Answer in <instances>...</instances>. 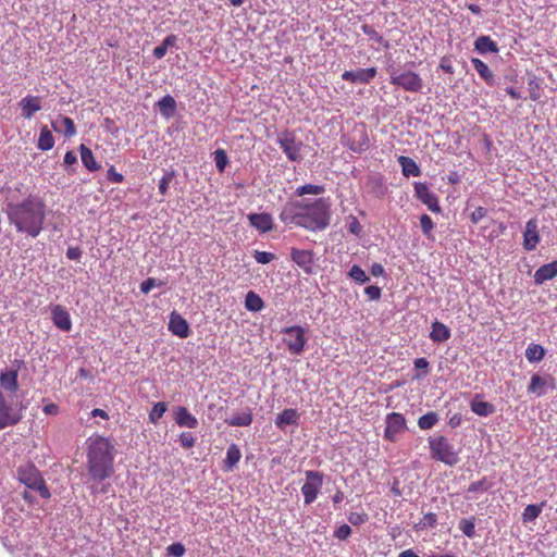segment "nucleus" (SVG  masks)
I'll return each instance as SVG.
<instances>
[{
	"mask_svg": "<svg viewBox=\"0 0 557 557\" xmlns=\"http://www.w3.org/2000/svg\"><path fill=\"white\" fill-rule=\"evenodd\" d=\"M375 67L358 69L355 71H345L342 79L354 84H369L376 76Z\"/></svg>",
	"mask_w": 557,
	"mask_h": 557,
	"instance_id": "obj_16",
	"label": "nucleus"
},
{
	"mask_svg": "<svg viewBox=\"0 0 557 557\" xmlns=\"http://www.w3.org/2000/svg\"><path fill=\"white\" fill-rule=\"evenodd\" d=\"M305 483L301 486L305 505H311L317 498L323 485L324 474L320 471L308 470L305 472Z\"/></svg>",
	"mask_w": 557,
	"mask_h": 557,
	"instance_id": "obj_10",
	"label": "nucleus"
},
{
	"mask_svg": "<svg viewBox=\"0 0 557 557\" xmlns=\"http://www.w3.org/2000/svg\"><path fill=\"white\" fill-rule=\"evenodd\" d=\"M213 159H214L215 166H216L218 171L224 172V170L228 163V158H227L225 150L216 149L213 152Z\"/></svg>",
	"mask_w": 557,
	"mask_h": 557,
	"instance_id": "obj_48",
	"label": "nucleus"
},
{
	"mask_svg": "<svg viewBox=\"0 0 557 557\" xmlns=\"http://www.w3.org/2000/svg\"><path fill=\"white\" fill-rule=\"evenodd\" d=\"M350 534H351V528L348 524H342L335 531V536L342 541L348 539L350 536Z\"/></svg>",
	"mask_w": 557,
	"mask_h": 557,
	"instance_id": "obj_58",
	"label": "nucleus"
},
{
	"mask_svg": "<svg viewBox=\"0 0 557 557\" xmlns=\"http://www.w3.org/2000/svg\"><path fill=\"white\" fill-rule=\"evenodd\" d=\"M407 430V422L404 414L399 412H391L385 417L384 438L395 443L398 435Z\"/></svg>",
	"mask_w": 557,
	"mask_h": 557,
	"instance_id": "obj_12",
	"label": "nucleus"
},
{
	"mask_svg": "<svg viewBox=\"0 0 557 557\" xmlns=\"http://www.w3.org/2000/svg\"><path fill=\"white\" fill-rule=\"evenodd\" d=\"M374 187H373V194L376 197H383L387 190L386 186L383 184L381 178L373 180Z\"/></svg>",
	"mask_w": 557,
	"mask_h": 557,
	"instance_id": "obj_59",
	"label": "nucleus"
},
{
	"mask_svg": "<svg viewBox=\"0 0 557 557\" xmlns=\"http://www.w3.org/2000/svg\"><path fill=\"white\" fill-rule=\"evenodd\" d=\"M168 407L166 404L163 401H159L153 405L152 409L149 412V421L153 424H157L159 420L163 417Z\"/></svg>",
	"mask_w": 557,
	"mask_h": 557,
	"instance_id": "obj_45",
	"label": "nucleus"
},
{
	"mask_svg": "<svg viewBox=\"0 0 557 557\" xmlns=\"http://www.w3.org/2000/svg\"><path fill=\"white\" fill-rule=\"evenodd\" d=\"M440 67L445 72V73H448V74H454V67L451 65V61L450 59L444 57L441 59V62H440Z\"/></svg>",
	"mask_w": 557,
	"mask_h": 557,
	"instance_id": "obj_62",
	"label": "nucleus"
},
{
	"mask_svg": "<svg viewBox=\"0 0 557 557\" xmlns=\"http://www.w3.org/2000/svg\"><path fill=\"white\" fill-rule=\"evenodd\" d=\"M245 307L248 311L259 312L264 308V302L258 294L250 290L246 295Z\"/></svg>",
	"mask_w": 557,
	"mask_h": 557,
	"instance_id": "obj_35",
	"label": "nucleus"
},
{
	"mask_svg": "<svg viewBox=\"0 0 557 557\" xmlns=\"http://www.w3.org/2000/svg\"><path fill=\"white\" fill-rule=\"evenodd\" d=\"M242 458L240 449L236 444H231L226 450V457L223 461V469L231 471L239 462Z\"/></svg>",
	"mask_w": 557,
	"mask_h": 557,
	"instance_id": "obj_29",
	"label": "nucleus"
},
{
	"mask_svg": "<svg viewBox=\"0 0 557 557\" xmlns=\"http://www.w3.org/2000/svg\"><path fill=\"white\" fill-rule=\"evenodd\" d=\"M450 336H451L450 330L445 324H443L442 322H438V321H434L432 323L430 338L434 343L446 342L450 338Z\"/></svg>",
	"mask_w": 557,
	"mask_h": 557,
	"instance_id": "obj_28",
	"label": "nucleus"
},
{
	"mask_svg": "<svg viewBox=\"0 0 557 557\" xmlns=\"http://www.w3.org/2000/svg\"><path fill=\"white\" fill-rule=\"evenodd\" d=\"M440 421V417L435 411H429L418 419V426L421 430H430L436 425Z\"/></svg>",
	"mask_w": 557,
	"mask_h": 557,
	"instance_id": "obj_39",
	"label": "nucleus"
},
{
	"mask_svg": "<svg viewBox=\"0 0 557 557\" xmlns=\"http://www.w3.org/2000/svg\"><path fill=\"white\" fill-rule=\"evenodd\" d=\"M557 276V260L541 265L534 273L533 278L536 285H542L546 281Z\"/></svg>",
	"mask_w": 557,
	"mask_h": 557,
	"instance_id": "obj_20",
	"label": "nucleus"
},
{
	"mask_svg": "<svg viewBox=\"0 0 557 557\" xmlns=\"http://www.w3.org/2000/svg\"><path fill=\"white\" fill-rule=\"evenodd\" d=\"M486 214V209L482 208V207H479L476 208L472 214H471V220L474 222V223H478L480 220H482Z\"/></svg>",
	"mask_w": 557,
	"mask_h": 557,
	"instance_id": "obj_64",
	"label": "nucleus"
},
{
	"mask_svg": "<svg viewBox=\"0 0 557 557\" xmlns=\"http://www.w3.org/2000/svg\"><path fill=\"white\" fill-rule=\"evenodd\" d=\"M24 366V361L21 359H14L11 367H7L0 371V386L14 394L18 391V373L21 368Z\"/></svg>",
	"mask_w": 557,
	"mask_h": 557,
	"instance_id": "obj_11",
	"label": "nucleus"
},
{
	"mask_svg": "<svg viewBox=\"0 0 557 557\" xmlns=\"http://www.w3.org/2000/svg\"><path fill=\"white\" fill-rule=\"evenodd\" d=\"M107 177L110 182L120 184L124 181L123 174L119 173L113 165L108 170Z\"/></svg>",
	"mask_w": 557,
	"mask_h": 557,
	"instance_id": "obj_57",
	"label": "nucleus"
},
{
	"mask_svg": "<svg viewBox=\"0 0 557 557\" xmlns=\"http://www.w3.org/2000/svg\"><path fill=\"white\" fill-rule=\"evenodd\" d=\"M414 195L416 197L428 207V209L434 213H441L442 208L438 203V198L429 188L426 183H414Z\"/></svg>",
	"mask_w": 557,
	"mask_h": 557,
	"instance_id": "obj_13",
	"label": "nucleus"
},
{
	"mask_svg": "<svg viewBox=\"0 0 557 557\" xmlns=\"http://www.w3.org/2000/svg\"><path fill=\"white\" fill-rule=\"evenodd\" d=\"M24 406L9 400L0 393V430L16 425L23 418Z\"/></svg>",
	"mask_w": 557,
	"mask_h": 557,
	"instance_id": "obj_7",
	"label": "nucleus"
},
{
	"mask_svg": "<svg viewBox=\"0 0 557 557\" xmlns=\"http://www.w3.org/2000/svg\"><path fill=\"white\" fill-rule=\"evenodd\" d=\"M282 333L284 335L283 342L288 351L296 356L301 355L308 341L306 330L300 325H293L283 329Z\"/></svg>",
	"mask_w": 557,
	"mask_h": 557,
	"instance_id": "obj_8",
	"label": "nucleus"
},
{
	"mask_svg": "<svg viewBox=\"0 0 557 557\" xmlns=\"http://www.w3.org/2000/svg\"><path fill=\"white\" fill-rule=\"evenodd\" d=\"M174 419L178 426L195 429L198 426V420L193 416L187 408L178 406L174 411Z\"/></svg>",
	"mask_w": 557,
	"mask_h": 557,
	"instance_id": "obj_22",
	"label": "nucleus"
},
{
	"mask_svg": "<svg viewBox=\"0 0 557 557\" xmlns=\"http://www.w3.org/2000/svg\"><path fill=\"white\" fill-rule=\"evenodd\" d=\"M541 240L540 233H539V221L535 218H532L527 221L525 227L523 231V248L527 251H533L536 249V246L539 245Z\"/></svg>",
	"mask_w": 557,
	"mask_h": 557,
	"instance_id": "obj_14",
	"label": "nucleus"
},
{
	"mask_svg": "<svg viewBox=\"0 0 557 557\" xmlns=\"http://www.w3.org/2000/svg\"><path fill=\"white\" fill-rule=\"evenodd\" d=\"M176 41L177 37L175 35L172 34L166 36L162 44L153 49V57L157 59H162L166 54L168 49L174 47Z\"/></svg>",
	"mask_w": 557,
	"mask_h": 557,
	"instance_id": "obj_37",
	"label": "nucleus"
},
{
	"mask_svg": "<svg viewBox=\"0 0 557 557\" xmlns=\"http://www.w3.org/2000/svg\"><path fill=\"white\" fill-rule=\"evenodd\" d=\"M290 259L295 262L306 274L313 273V251L306 249L292 248Z\"/></svg>",
	"mask_w": 557,
	"mask_h": 557,
	"instance_id": "obj_15",
	"label": "nucleus"
},
{
	"mask_svg": "<svg viewBox=\"0 0 557 557\" xmlns=\"http://www.w3.org/2000/svg\"><path fill=\"white\" fill-rule=\"evenodd\" d=\"M162 284V282H158L156 278L149 277L141 282L140 292L143 294H148L153 287L161 286Z\"/></svg>",
	"mask_w": 557,
	"mask_h": 557,
	"instance_id": "obj_54",
	"label": "nucleus"
},
{
	"mask_svg": "<svg viewBox=\"0 0 557 557\" xmlns=\"http://www.w3.org/2000/svg\"><path fill=\"white\" fill-rule=\"evenodd\" d=\"M54 146V138L52 133L48 129L47 126H42L40 129V135L38 138L37 147L42 151H48L52 149Z\"/></svg>",
	"mask_w": 557,
	"mask_h": 557,
	"instance_id": "obj_36",
	"label": "nucleus"
},
{
	"mask_svg": "<svg viewBox=\"0 0 557 557\" xmlns=\"http://www.w3.org/2000/svg\"><path fill=\"white\" fill-rule=\"evenodd\" d=\"M436 522H437L436 515L433 512H429V513L424 515V517L422 518L421 524L423 527L433 528L436 524Z\"/></svg>",
	"mask_w": 557,
	"mask_h": 557,
	"instance_id": "obj_60",
	"label": "nucleus"
},
{
	"mask_svg": "<svg viewBox=\"0 0 557 557\" xmlns=\"http://www.w3.org/2000/svg\"><path fill=\"white\" fill-rule=\"evenodd\" d=\"M55 132H63L66 137H73L76 134L74 121L69 116H59L52 122Z\"/></svg>",
	"mask_w": 557,
	"mask_h": 557,
	"instance_id": "obj_25",
	"label": "nucleus"
},
{
	"mask_svg": "<svg viewBox=\"0 0 557 557\" xmlns=\"http://www.w3.org/2000/svg\"><path fill=\"white\" fill-rule=\"evenodd\" d=\"M53 324L63 332H69L72 329V321L70 313L60 305H55L51 309Z\"/></svg>",
	"mask_w": 557,
	"mask_h": 557,
	"instance_id": "obj_18",
	"label": "nucleus"
},
{
	"mask_svg": "<svg viewBox=\"0 0 557 557\" xmlns=\"http://www.w3.org/2000/svg\"><path fill=\"white\" fill-rule=\"evenodd\" d=\"M474 49L480 54H486V53H497L498 47L497 44L491 39L490 36L482 35L474 41Z\"/></svg>",
	"mask_w": 557,
	"mask_h": 557,
	"instance_id": "obj_26",
	"label": "nucleus"
},
{
	"mask_svg": "<svg viewBox=\"0 0 557 557\" xmlns=\"http://www.w3.org/2000/svg\"><path fill=\"white\" fill-rule=\"evenodd\" d=\"M168 554L173 557H183L186 549L182 543H173L166 548Z\"/></svg>",
	"mask_w": 557,
	"mask_h": 557,
	"instance_id": "obj_53",
	"label": "nucleus"
},
{
	"mask_svg": "<svg viewBox=\"0 0 557 557\" xmlns=\"http://www.w3.org/2000/svg\"><path fill=\"white\" fill-rule=\"evenodd\" d=\"M225 422L231 426H248L252 422L251 412H236L230 419H226Z\"/></svg>",
	"mask_w": 557,
	"mask_h": 557,
	"instance_id": "obj_34",
	"label": "nucleus"
},
{
	"mask_svg": "<svg viewBox=\"0 0 557 557\" xmlns=\"http://www.w3.org/2000/svg\"><path fill=\"white\" fill-rule=\"evenodd\" d=\"M275 141L289 161L300 162L302 160L304 143L297 138L294 132H281Z\"/></svg>",
	"mask_w": 557,
	"mask_h": 557,
	"instance_id": "obj_6",
	"label": "nucleus"
},
{
	"mask_svg": "<svg viewBox=\"0 0 557 557\" xmlns=\"http://www.w3.org/2000/svg\"><path fill=\"white\" fill-rule=\"evenodd\" d=\"M17 479L21 483H23L28 488L36 491L39 495L48 499L51 494L46 485V482L39 472V470L33 463L21 465L17 468Z\"/></svg>",
	"mask_w": 557,
	"mask_h": 557,
	"instance_id": "obj_5",
	"label": "nucleus"
},
{
	"mask_svg": "<svg viewBox=\"0 0 557 557\" xmlns=\"http://www.w3.org/2000/svg\"><path fill=\"white\" fill-rule=\"evenodd\" d=\"M248 220L252 227L262 233H268L273 228V219L269 213H250Z\"/></svg>",
	"mask_w": 557,
	"mask_h": 557,
	"instance_id": "obj_21",
	"label": "nucleus"
},
{
	"mask_svg": "<svg viewBox=\"0 0 557 557\" xmlns=\"http://www.w3.org/2000/svg\"><path fill=\"white\" fill-rule=\"evenodd\" d=\"M348 148L355 153H362L369 148V137L366 133L360 134V138L351 139L348 143Z\"/></svg>",
	"mask_w": 557,
	"mask_h": 557,
	"instance_id": "obj_40",
	"label": "nucleus"
},
{
	"mask_svg": "<svg viewBox=\"0 0 557 557\" xmlns=\"http://www.w3.org/2000/svg\"><path fill=\"white\" fill-rule=\"evenodd\" d=\"M7 215L18 233L36 238L44 228L46 205L36 196H28L23 201L7 205Z\"/></svg>",
	"mask_w": 557,
	"mask_h": 557,
	"instance_id": "obj_2",
	"label": "nucleus"
},
{
	"mask_svg": "<svg viewBox=\"0 0 557 557\" xmlns=\"http://www.w3.org/2000/svg\"><path fill=\"white\" fill-rule=\"evenodd\" d=\"M20 107L22 116L29 120L36 112L41 110V101L39 97L26 96L20 101Z\"/></svg>",
	"mask_w": 557,
	"mask_h": 557,
	"instance_id": "obj_23",
	"label": "nucleus"
},
{
	"mask_svg": "<svg viewBox=\"0 0 557 557\" xmlns=\"http://www.w3.org/2000/svg\"><path fill=\"white\" fill-rule=\"evenodd\" d=\"M459 530L469 539L475 537V517L463 518L459 521Z\"/></svg>",
	"mask_w": 557,
	"mask_h": 557,
	"instance_id": "obj_42",
	"label": "nucleus"
},
{
	"mask_svg": "<svg viewBox=\"0 0 557 557\" xmlns=\"http://www.w3.org/2000/svg\"><path fill=\"white\" fill-rule=\"evenodd\" d=\"M87 470L94 482H103L113 475V445L108 438L98 436L90 442L87 451Z\"/></svg>",
	"mask_w": 557,
	"mask_h": 557,
	"instance_id": "obj_3",
	"label": "nucleus"
},
{
	"mask_svg": "<svg viewBox=\"0 0 557 557\" xmlns=\"http://www.w3.org/2000/svg\"><path fill=\"white\" fill-rule=\"evenodd\" d=\"M471 410L480 417H487L494 412L495 408L487 401L473 400L471 403Z\"/></svg>",
	"mask_w": 557,
	"mask_h": 557,
	"instance_id": "obj_38",
	"label": "nucleus"
},
{
	"mask_svg": "<svg viewBox=\"0 0 557 557\" xmlns=\"http://www.w3.org/2000/svg\"><path fill=\"white\" fill-rule=\"evenodd\" d=\"M420 226H421L422 233L428 238H430L431 235H432V231H433L435 224H434V222L432 221V219L428 214H422L420 216Z\"/></svg>",
	"mask_w": 557,
	"mask_h": 557,
	"instance_id": "obj_50",
	"label": "nucleus"
},
{
	"mask_svg": "<svg viewBox=\"0 0 557 557\" xmlns=\"http://www.w3.org/2000/svg\"><path fill=\"white\" fill-rule=\"evenodd\" d=\"M299 421V414L297 410L288 408L284 409L275 418V426L280 430H285L289 425H297Z\"/></svg>",
	"mask_w": 557,
	"mask_h": 557,
	"instance_id": "obj_24",
	"label": "nucleus"
},
{
	"mask_svg": "<svg viewBox=\"0 0 557 557\" xmlns=\"http://www.w3.org/2000/svg\"><path fill=\"white\" fill-rule=\"evenodd\" d=\"M348 276L358 284H364L369 281V276L358 264H354L349 269Z\"/></svg>",
	"mask_w": 557,
	"mask_h": 557,
	"instance_id": "obj_47",
	"label": "nucleus"
},
{
	"mask_svg": "<svg viewBox=\"0 0 557 557\" xmlns=\"http://www.w3.org/2000/svg\"><path fill=\"white\" fill-rule=\"evenodd\" d=\"M280 220L285 225L293 224L310 232L323 231L331 221L330 203L324 198L315 199L310 203L287 202L280 213Z\"/></svg>",
	"mask_w": 557,
	"mask_h": 557,
	"instance_id": "obj_1",
	"label": "nucleus"
},
{
	"mask_svg": "<svg viewBox=\"0 0 557 557\" xmlns=\"http://www.w3.org/2000/svg\"><path fill=\"white\" fill-rule=\"evenodd\" d=\"M389 82L392 85L398 86L409 92H419L423 87L422 78L412 71L400 72L396 69H392Z\"/></svg>",
	"mask_w": 557,
	"mask_h": 557,
	"instance_id": "obj_9",
	"label": "nucleus"
},
{
	"mask_svg": "<svg viewBox=\"0 0 557 557\" xmlns=\"http://www.w3.org/2000/svg\"><path fill=\"white\" fill-rule=\"evenodd\" d=\"M549 387L550 389L555 388V380L549 377L546 380L539 374H534L531 377L530 384L528 386L529 394H535L537 397H541L545 394V387Z\"/></svg>",
	"mask_w": 557,
	"mask_h": 557,
	"instance_id": "obj_19",
	"label": "nucleus"
},
{
	"mask_svg": "<svg viewBox=\"0 0 557 557\" xmlns=\"http://www.w3.org/2000/svg\"><path fill=\"white\" fill-rule=\"evenodd\" d=\"M471 63L474 67V70L478 72L480 77L486 82L488 85H493L494 83V75L490 67L484 63L482 60L478 58H472Z\"/></svg>",
	"mask_w": 557,
	"mask_h": 557,
	"instance_id": "obj_33",
	"label": "nucleus"
},
{
	"mask_svg": "<svg viewBox=\"0 0 557 557\" xmlns=\"http://www.w3.org/2000/svg\"><path fill=\"white\" fill-rule=\"evenodd\" d=\"M430 456L448 467H454L460 461L459 449L444 435H433L428 438Z\"/></svg>",
	"mask_w": 557,
	"mask_h": 557,
	"instance_id": "obj_4",
	"label": "nucleus"
},
{
	"mask_svg": "<svg viewBox=\"0 0 557 557\" xmlns=\"http://www.w3.org/2000/svg\"><path fill=\"white\" fill-rule=\"evenodd\" d=\"M253 258L258 263L267 264L275 259V255L268 251L255 250Z\"/></svg>",
	"mask_w": 557,
	"mask_h": 557,
	"instance_id": "obj_51",
	"label": "nucleus"
},
{
	"mask_svg": "<svg viewBox=\"0 0 557 557\" xmlns=\"http://www.w3.org/2000/svg\"><path fill=\"white\" fill-rule=\"evenodd\" d=\"M324 187L321 185H313V184H306L302 186H299L295 194L297 196H304V195H321L324 193Z\"/></svg>",
	"mask_w": 557,
	"mask_h": 557,
	"instance_id": "obj_46",
	"label": "nucleus"
},
{
	"mask_svg": "<svg viewBox=\"0 0 557 557\" xmlns=\"http://www.w3.org/2000/svg\"><path fill=\"white\" fill-rule=\"evenodd\" d=\"M168 329L180 338H186L189 335L188 322L176 311L170 313Z\"/></svg>",
	"mask_w": 557,
	"mask_h": 557,
	"instance_id": "obj_17",
	"label": "nucleus"
},
{
	"mask_svg": "<svg viewBox=\"0 0 557 557\" xmlns=\"http://www.w3.org/2000/svg\"><path fill=\"white\" fill-rule=\"evenodd\" d=\"M174 176H175V172L173 170L166 171L164 173V175L162 176V178L159 181L158 189L162 196L166 195L169 185L173 181Z\"/></svg>",
	"mask_w": 557,
	"mask_h": 557,
	"instance_id": "obj_49",
	"label": "nucleus"
},
{
	"mask_svg": "<svg viewBox=\"0 0 557 557\" xmlns=\"http://www.w3.org/2000/svg\"><path fill=\"white\" fill-rule=\"evenodd\" d=\"M543 506H544V503L528 505L522 512L523 522L534 521L542 512Z\"/></svg>",
	"mask_w": 557,
	"mask_h": 557,
	"instance_id": "obj_41",
	"label": "nucleus"
},
{
	"mask_svg": "<svg viewBox=\"0 0 557 557\" xmlns=\"http://www.w3.org/2000/svg\"><path fill=\"white\" fill-rule=\"evenodd\" d=\"M398 163L401 166V172H403L404 176L417 177V176L421 175V170L413 159H411L409 157L400 156V157H398Z\"/></svg>",
	"mask_w": 557,
	"mask_h": 557,
	"instance_id": "obj_27",
	"label": "nucleus"
},
{
	"mask_svg": "<svg viewBox=\"0 0 557 557\" xmlns=\"http://www.w3.org/2000/svg\"><path fill=\"white\" fill-rule=\"evenodd\" d=\"M347 519L352 525H361L368 521L369 517L366 512H350Z\"/></svg>",
	"mask_w": 557,
	"mask_h": 557,
	"instance_id": "obj_52",
	"label": "nucleus"
},
{
	"mask_svg": "<svg viewBox=\"0 0 557 557\" xmlns=\"http://www.w3.org/2000/svg\"><path fill=\"white\" fill-rule=\"evenodd\" d=\"M361 30L369 37L370 40L376 41L383 45L385 48H389V44L385 40L371 25H361Z\"/></svg>",
	"mask_w": 557,
	"mask_h": 557,
	"instance_id": "obj_44",
	"label": "nucleus"
},
{
	"mask_svg": "<svg viewBox=\"0 0 557 557\" xmlns=\"http://www.w3.org/2000/svg\"><path fill=\"white\" fill-rule=\"evenodd\" d=\"M66 257L70 260L79 261L82 257V250L79 247H69L66 250Z\"/></svg>",
	"mask_w": 557,
	"mask_h": 557,
	"instance_id": "obj_61",
	"label": "nucleus"
},
{
	"mask_svg": "<svg viewBox=\"0 0 557 557\" xmlns=\"http://www.w3.org/2000/svg\"><path fill=\"white\" fill-rule=\"evenodd\" d=\"M492 482L486 476H484L479 481L472 482L468 486L467 492L469 494L485 493L492 487Z\"/></svg>",
	"mask_w": 557,
	"mask_h": 557,
	"instance_id": "obj_43",
	"label": "nucleus"
},
{
	"mask_svg": "<svg viewBox=\"0 0 557 557\" xmlns=\"http://www.w3.org/2000/svg\"><path fill=\"white\" fill-rule=\"evenodd\" d=\"M79 151L82 163L88 171L96 172L100 169V165L96 161L92 151L89 148H87L85 145H81Z\"/></svg>",
	"mask_w": 557,
	"mask_h": 557,
	"instance_id": "obj_32",
	"label": "nucleus"
},
{
	"mask_svg": "<svg viewBox=\"0 0 557 557\" xmlns=\"http://www.w3.org/2000/svg\"><path fill=\"white\" fill-rule=\"evenodd\" d=\"M162 116L170 119L175 114L176 101L171 95L162 97L157 103Z\"/></svg>",
	"mask_w": 557,
	"mask_h": 557,
	"instance_id": "obj_30",
	"label": "nucleus"
},
{
	"mask_svg": "<svg viewBox=\"0 0 557 557\" xmlns=\"http://www.w3.org/2000/svg\"><path fill=\"white\" fill-rule=\"evenodd\" d=\"M364 294L370 300H377L381 298L382 290L379 286L370 285L364 288Z\"/></svg>",
	"mask_w": 557,
	"mask_h": 557,
	"instance_id": "obj_56",
	"label": "nucleus"
},
{
	"mask_svg": "<svg viewBox=\"0 0 557 557\" xmlns=\"http://www.w3.org/2000/svg\"><path fill=\"white\" fill-rule=\"evenodd\" d=\"M195 436L190 432H183L180 435V443L184 448H191L195 445Z\"/></svg>",
	"mask_w": 557,
	"mask_h": 557,
	"instance_id": "obj_55",
	"label": "nucleus"
},
{
	"mask_svg": "<svg viewBox=\"0 0 557 557\" xmlns=\"http://www.w3.org/2000/svg\"><path fill=\"white\" fill-rule=\"evenodd\" d=\"M110 483H102L100 487L96 485L90 486L91 494H107L110 491Z\"/></svg>",
	"mask_w": 557,
	"mask_h": 557,
	"instance_id": "obj_63",
	"label": "nucleus"
},
{
	"mask_svg": "<svg viewBox=\"0 0 557 557\" xmlns=\"http://www.w3.org/2000/svg\"><path fill=\"white\" fill-rule=\"evenodd\" d=\"M545 348L542 345L535 343L529 344L524 352L525 358L530 363H537L542 361L545 357Z\"/></svg>",
	"mask_w": 557,
	"mask_h": 557,
	"instance_id": "obj_31",
	"label": "nucleus"
}]
</instances>
